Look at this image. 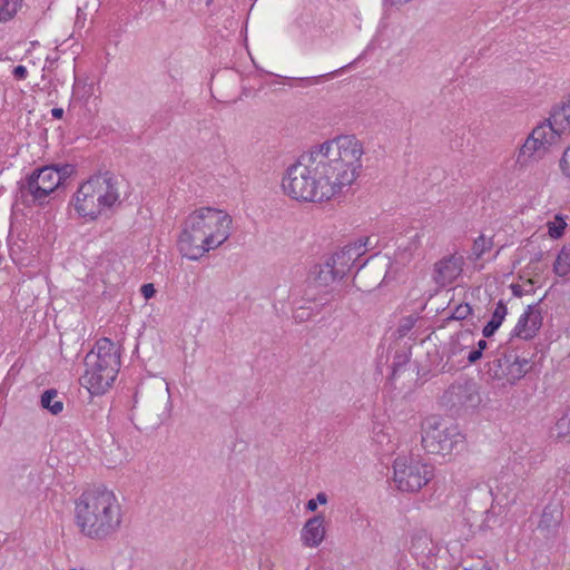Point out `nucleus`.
<instances>
[{
    "instance_id": "8fccbe9b",
    "label": "nucleus",
    "mask_w": 570,
    "mask_h": 570,
    "mask_svg": "<svg viewBox=\"0 0 570 570\" xmlns=\"http://www.w3.org/2000/svg\"><path fill=\"white\" fill-rule=\"evenodd\" d=\"M70 570H77V569H70Z\"/></svg>"
},
{
    "instance_id": "4c0bfd02",
    "label": "nucleus",
    "mask_w": 570,
    "mask_h": 570,
    "mask_svg": "<svg viewBox=\"0 0 570 570\" xmlns=\"http://www.w3.org/2000/svg\"><path fill=\"white\" fill-rule=\"evenodd\" d=\"M483 354H481L480 350H472L469 355H468V362L470 364H474L476 363L481 357H482Z\"/></svg>"
},
{
    "instance_id": "473e14b6",
    "label": "nucleus",
    "mask_w": 570,
    "mask_h": 570,
    "mask_svg": "<svg viewBox=\"0 0 570 570\" xmlns=\"http://www.w3.org/2000/svg\"><path fill=\"white\" fill-rule=\"evenodd\" d=\"M416 321H417V317L413 316V315L403 317L400 321V325H399V328H397L399 335L401 337L405 336L414 327Z\"/></svg>"
},
{
    "instance_id": "a878e982",
    "label": "nucleus",
    "mask_w": 570,
    "mask_h": 570,
    "mask_svg": "<svg viewBox=\"0 0 570 570\" xmlns=\"http://www.w3.org/2000/svg\"><path fill=\"white\" fill-rule=\"evenodd\" d=\"M22 0H0V22L11 20L21 6Z\"/></svg>"
},
{
    "instance_id": "de8ad7c7",
    "label": "nucleus",
    "mask_w": 570,
    "mask_h": 570,
    "mask_svg": "<svg viewBox=\"0 0 570 570\" xmlns=\"http://www.w3.org/2000/svg\"><path fill=\"white\" fill-rule=\"evenodd\" d=\"M363 521L365 522L366 527H370L371 522H370V520L367 518H363Z\"/></svg>"
},
{
    "instance_id": "7c9ffc66",
    "label": "nucleus",
    "mask_w": 570,
    "mask_h": 570,
    "mask_svg": "<svg viewBox=\"0 0 570 570\" xmlns=\"http://www.w3.org/2000/svg\"><path fill=\"white\" fill-rule=\"evenodd\" d=\"M493 246L492 239H487L484 235H480L473 243L472 252L476 258H480L484 253L490 250Z\"/></svg>"
},
{
    "instance_id": "c9c22d12",
    "label": "nucleus",
    "mask_w": 570,
    "mask_h": 570,
    "mask_svg": "<svg viewBox=\"0 0 570 570\" xmlns=\"http://www.w3.org/2000/svg\"><path fill=\"white\" fill-rule=\"evenodd\" d=\"M140 292L146 299L154 297L156 294L155 286L151 283L144 284L140 288Z\"/></svg>"
},
{
    "instance_id": "6e6552de",
    "label": "nucleus",
    "mask_w": 570,
    "mask_h": 570,
    "mask_svg": "<svg viewBox=\"0 0 570 570\" xmlns=\"http://www.w3.org/2000/svg\"><path fill=\"white\" fill-rule=\"evenodd\" d=\"M60 185L56 166H45L33 170L19 187L18 198L27 206L45 205L47 197Z\"/></svg>"
},
{
    "instance_id": "ddd939ff",
    "label": "nucleus",
    "mask_w": 570,
    "mask_h": 570,
    "mask_svg": "<svg viewBox=\"0 0 570 570\" xmlns=\"http://www.w3.org/2000/svg\"><path fill=\"white\" fill-rule=\"evenodd\" d=\"M463 258L456 255L443 257L434 264L433 279L442 287L454 282L462 272Z\"/></svg>"
},
{
    "instance_id": "f257e3e1",
    "label": "nucleus",
    "mask_w": 570,
    "mask_h": 570,
    "mask_svg": "<svg viewBox=\"0 0 570 570\" xmlns=\"http://www.w3.org/2000/svg\"><path fill=\"white\" fill-rule=\"evenodd\" d=\"M363 154L362 142L353 135L324 141L287 167L283 190L299 202L328 200L356 179Z\"/></svg>"
},
{
    "instance_id": "ea45409f",
    "label": "nucleus",
    "mask_w": 570,
    "mask_h": 570,
    "mask_svg": "<svg viewBox=\"0 0 570 570\" xmlns=\"http://www.w3.org/2000/svg\"><path fill=\"white\" fill-rule=\"evenodd\" d=\"M306 509H307L308 511H315V510L317 509V502H316V500H315V499H311V500H308V501H307V503H306Z\"/></svg>"
},
{
    "instance_id": "f704fd0d",
    "label": "nucleus",
    "mask_w": 570,
    "mask_h": 570,
    "mask_svg": "<svg viewBox=\"0 0 570 570\" xmlns=\"http://www.w3.org/2000/svg\"><path fill=\"white\" fill-rule=\"evenodd\" d=\"M57 167V171L60 176V185L66 180L72 173H73V166L72 165H55Z\"/></svg>"
},
{
    "instance_id": "9d476101",
    "label": "nucleus",
    "mask_w": 570,
    "mask_h": 570,
    "mask_svg": "<svg viewBox=\"0 0 570 570\" xmlns=\"http://www.w3.org/2000/svg\"><path fill=\"white\" fill-rule=\"evenodd\" d=\"M394 482L399 490L419 491L433 478V468L429 464L397 458L393 464Z\"/></svg>"
},
{
    "instance_id": "49530a36",
    "label": "nucleus",
    "mask_w": 570,
    "mask_h": 570,
    "mask_svg": "<svg viewBox=\"0 0 570 570\" xmlns=\"http://www.w3.org/2000/svg\"><path fill=\"white\" fill-rule=\"evenodd\" d=\"M563 100L569 104V107H570V95H568L567 97L563 98Z\"/></svg>"
},
{
    "instance_id": "dca6fc26",
    "label": "nucleus",
    "mask_w": 570,
    "mask_h": 570,
    "mask_svg": "<svg viewBox=\"0 0 570 570\" xmlns=\"http://www.w3.org/2000/svg\"><path fill=\"white\" fill-rule=\"evenodd\" d=\"M325 517L316 514L309 518L301 531V540L304 546L316 548L325 538Z\"/></svg>"
},
{
    "instance_id": "c756f323",
    "label": "nucleus",
    "mask_w": 570,
    "mask_h": 570,
    "mask_svg": "<svg viewBox=\"0 0 570 570\" xmlns=\"http://www.w3.org/2000/svg\"><path fill=\"white\" fill-rule=\"evenodd\" d=\"M543 298H541L538 303L528 305L527 309H531V318H529V322L531 324L530 333L537 335L540 327L542 326V314L539 308L540 303Z\"/></svg>"
},
{
    "instance_id": "aec40b11",
    "label": "nucleus",
    "mask_w": 570,
    "mask_h": 570,
    "mask_svg": "<svg viewBox=\"0 0 570 570\" xmlns=\"http://www.w3.org/2000/svg\"><path fill=\"white\" fill-rule=\"evenodd\" d=\"M507 314H508V307H507L505 303L502 299H500L497 303L494 311L492 312L490 321L484 325V327L482 330L483 337L489 338V337L493 336L494 333L501 326Z\"/></svg>"
},
{
    "instance_id": "a211bd4d",
    "label": "nucleus",
    "mask_w": 570,
    "mask_h": 570,
    "mask_svg": "<svg viewBox=\"0 0 570 570\" xmlns=\"http://www.w3.org/2000/svg\"><path fill=\"white\" fill-rule=\"evenodd\" d=\"M505 365V379L509 383H514L522 379L529 371V360L519 357L514 353H508L507 360L503 362Z\"/></svg>"
},
{
    "instance_id": "58836bf2",
    "label": "nucleus",
    "mask_w": 570,
    "mask_h": 570,
    "mask_svg": "<svg viewBox=\"0 0 570 570\" xmlns=\"http://www.w3.org/2000/svg\"><path fill=\"white\" fill-rule=\"evenodd\" d=\"M512 294L515 297H522L524 295V291L521 285L519 284H512L511 286Z\"/></svg>"
},
{
    "instance_id": "a19ab883",
    "label": "nucleus",
    "mask_w": 570,
    "mask_h": 570,
    "mask_svg": "<svg viewBox=\"0 0 570 570\" xmlns=\"http://www.w3.org/2000/svg\"><path fill=\"white\" fill-rule=\"evenodd\" d=\"M52 117L60 119L63 116V109L62 108H53L51 109Z\"/></svg>"
},
{
    "instance_id": "39448f33",
    "label": "nucleus",
    "mask_w": 570,
    "mask_h": 570,
    "mask_svg": "<svg viewBox=\"0 0 570 570\" xmlns=\"http://www.w3.org/2000/svg\"><path fill=\"white\" fill-rule=\"evenodd\" d=\"M120 195L117 180L106 171L91 176L75 193L71 205L77 214L88 220H96L105 209L119 204Z\"/></svg>"
},
{
    "instance_id": "e433bc0d",
    "label": "nucleus",
    "mask_w": 570,
    "mask_h": 570,
    "mask_svg": "<svg viewBox=\"0 0 570 570\" xmlns=\"http://www.w3.org/2000/svg\"><path fill=\"white\" fill-rule=\"evenodd\" d=\"M12 73L16 79L22 80L27 77L28 71L24 66L19 65L14 67Z\"/></svg>"
},
{
    "instance_id": "37998d69",
    "label": "nucleus",
    "mask_w": 570,
    "mask_h": 570,
    "mask_svg": "<svg viewBox=\"0 0 570 570\" xmlns=\"http://www.w3.org/2000/svg\"><path fill=\"white\" fill-rule=\"evenodd\" d=\"M488 343L484 340H480L478 342V347L475 350H480L481 354H483V351L487 348Z\"/></svg>"
},
{
    "instance_id": "2f4dec72",
    "label": "nucleus",
    "mask_w": 570,
    "mask_h": 570,
    "mask_svg": "<svg viewBox=\"0 0 570 570\" xmlns=\"http://www.w3.org/2000/svg\"><path fill=\"white\" fill-rule=\"evenodd\" d=\"M473 312L470 304L464 303L458 305L452 314L445 321H463Z\"/></svg>"
},
{
    "instance_id": "09e8293b",
    "label": "nucleus",
    "mask_w": 570,
    "mask_h": 570,
    "mask_svg": "<svg viewBox=\"0 0 570 570\" xmlns=\"http://www.w3.org/2000/svg\"><path fill=\"white\" fill-rule=\"evenodd\" d=\"M541 258H542V253H539V254L535 256V261H537V262H539Z\"/></svg>"
},
{
    "instance_id": "393cba45",
    "label": "nucleus",
    "mask_w": 570,
    "mask_h": 570,
    "mask_svg": "<svg viewBox=\"0 0 570 570\" xmlns=\"http://www.w3.org/2000/svg\"><path fill=\"white\" fill-rule=\"evenodd\" d=\"M531 318V309H525L524 313L520 316L513 332L512 337H520L523 340H532L535 335L530 333L531 324L529 322Z\"/></svg>"
},
{
    "instance_id": "1a4fd4ad",
    "label": "nucleus",
    "mask_w": 570,
    "mask_h": 570,
    "mask_svg": "<svg viewBox=\"0 0 570 570\" xmlns=\"http://www.w3.org/2000/svg\"><path fill=\"white\" fill-rule=\"evenodd\" d=\"M480 403L478 384L469 377L455 380L440 397L441 406L452 416L460 415L468 409H475Z\"/></svg>"
},
{
    "instance_id": "412c9836",
    "label": "nucleus",
    "mask_w": 570,
    "mask_h": 570,
    "mask_svg": "<svg viewBox=\"0 0 570 570\" xmlns=\"http://www.w3.org/2000/svg\"><path fill=\"white\" fill-rule=\"evenodd\" d=\"M551 435L570 442V409L566 410L551 429Z\"/></svg>"
},
{
    "instance_id": "7ed1b4c3",
    "label": "nucleus",
    "mask_w": 570,
    "mask_h": 570,
    "mask_svg": "<svg viewBox=\"0 0 570 570\" xmlns=\"http://www.w3.org/2000/svg\"><path fill=\"white\" fill-rule=\"evenodd\" d=\"M230 223L229 215L222 210L212 207L195 210L186 218L180 233V253L193 261L200 258L228 238Z\"/></svg>"
},
{
    "instance_id": "b1692460",
    "label": "nucleus",
    "mask_w": 570,
    "mask_h": 570,
    "mask_svg": "<svg viewBox=\"0 0 570 570\" xmlns=\"http://www.w3.org/2000/svg\"><path fill=\"white\" fill-rule=\"evenodd\" d=\"M553 272L561 277L570 273V245H564L559 252L553 264Z\"/></svg>"
},
{
    "instance_id": "a18cd8bd",
    "label": "nucleus",
    "mask_w": 570,
    "mask_h": 570,
    "mask_svg": "<svg viewBox=\"0 0 570 570\" xmlns=\"http://www.w3.org/2000/svg\"><path fill=\"white\" fill-rule=\"evenodd\" d=\"M419 234H415V236L413 237L412 245H414L415 247L417 246L416 244L419 243Z\"/></svg>"
},
{
    "instance_id": "0eeeda50",
    "label": "nucleus",
    "mask_w": 570,
    "mask_h": 570,
    "mask_svg": "<svg viewBox=\"0 0 570 570\" xmlns=\"http://www.w3.org/2000/svg\"><path fill=\"white\" fill-rule=\"evenodd\" d=\"M422 446L431 454L448 455L464 446V435L458 425H448L439 416H429L422 422Z\"/></svg>"
},
{
    "instance_id": "6ab92c4d",
    "label": "nucleus",
    "mask_w": 570,
    "mask_h": 570,
    "mask_svg": "<svg viewBox=\"0 0 570 570\" xmlns=\"http://www.w3.org/2000/svg\"><path fill=\"white\" fill-rule=\"evenodd\" d=\"M314 281L320 286H328L331 283L342 279L341 275L336 273L335 264L327 259L324 264L316 265L312 272Z\"/></svg>"
},
{
    "instance_id": "cd10ccee",
    "label": "nucleus",
    "mask_w": 570,
    "mask_h": 570,
    "mask_svg": "<svg viewBox=\"0 0 570 570\" xmlns=\"http://www.w3.org/2000/svg\"><path fill=\"white\" fill-rule=\"evenodd\" d=\"M508 353H503L501 356L495 357L493 361L489 362L488 373L493 379H503L505 377V365L503 362L507 360Z\"/></svg>"
},
{
    "instance_id": "79ce46f5",
    "label": "nucleus",
    "mask_w": 570,
    "mask_h": 570,
    "mask_svg": "<svg viewBox=\"0 0 570 570\" xmlns=\"http://www.w3.org/2000/svg\"><path fill=\"white\" fill-rule=\"evenodd\" d=\"M315 500H316L317 503L325 504L327 502V495L324 492H320L316 495Z\"/></svg>"
},
{
    "instance_id": "4468645a",
    "label": "nucleus",
    "mask_w": 570,
    "mask_h": 570,
    "mask_svg": "<svg viewBox=\"0 0 570 570\" xmlns=\"http://www.w3.org/2000/svg\"><path fill=\"white\" fill-rule=\"evenodd\" d=\"M169 394L168 389L166 393H160L156 401L151 404L148 417L146 420L142 419L144 413L137 412L136 415L141 425H138L139 430H148L155 429L159 426L163 421L168 416V404H169Z\"/></svg>"
},
{
    "instance_id": "bb28decb",
    "label": "nucleus",
    "mask_w": 570,
    "mask_h": 570,
    "mask_svg": "<svg viewBox=\"0 0 570 570\" xmlns=\"http://www.w3.org/2000/svg\"><path fill=\"white\" fill-rule=\"evenodd\" d=\"M328 299H325V302H321V303H316L315 299H313V304L314 306H299L295 309L294 312V318L296 322H306L308 321L312 315L314 314V311H320V308L322 306H324L325 304H327Z\"/></svg>"
},
{
    "instance_id": "5701e85b",
    "label": "nucleus",
    "mask_w": 570,
    "mask_h": 570,
    "mask_svg": "<svg viewBox=\"0 0 570 570\" xmlns=\"http://www.w3.org/2000/svg\"><path fill=\"white\" fill-rule=\"evenodd\" d=\"M41 406L52 414H59L63 409V403L58 400V392L53 389L47 390L41 395Z\"/></svg>"
},
{
    "instance_id": "f3484780",
    "label": "nucleus",
    "mask_w": 570,
    "mask_h": 570,
    "mask_svg": "<svg viewBox=\"0 0 570 570\" xmlns=\"http://www.w3.org/2000/svg\"><path fill=\"white\" fill-rule=\"evenodd\" d=\"M563 519V509L559 503H549L544 507L538 529L546 538L553 537Z\"/></svg>"
},
{
    "instance_id": "c85d7f7f",
    "label": "nucleus",
    "mask_w": 570,
    "mask_h": 570,
    "mask_svg": "<svg viewBox=\"0 0 570 570\" xmlns=\"http://www.w3.org/2000/svg\"><path fill=\"white\" fill-rule=\"evenodd\" d=\"M566 227L564 217L561 214H557L554 220L548 223V234L551 238L559 239L563 236Z\"/></svg>"
},
{
    "instance_id": "2eb2a0df",
    "label": "nucleus",
    "mask_w": 570,
    "mask_h": 570,
    "mask_svg": "<svg viewBox=\"0 0 570 570\" xmlns=\"http://www.w3.org/2000/svg\"><path fill=\"white\" fill-rule=\"evenodd\" d=\"M383 269L370 264L368 261L361 263L353 277V285L362 292H372L380 286Z\"/></svg>"
},
{
    "instance_id": "72a5a7b5",
    "label": "nucleus",
    "mask_w": 570,
    "mask_h": 570,
    "mask_svg": "<svg viewBox=\"0 0 570 570\" xmlns=\"http://www.w3.org/2000/svg\"><path fill=\"white\" fill-rule=\"evenodd\" d=\"M560 169L563 175L570 177V146H568L562 154L560 159Z\"/></svg>"
},
{
    "instance_id": "20e7f679",
    "label": "nucleus",
    "mask_w": 570,
    "mask_h": 570,
    "mask_svg": "<svg viewBox=\"0 0 570 570\" xmlns=\"http://www.w3.org/2000/svg\"><path fill=\"white\" fill-rule=\"evenodd\" d=\"M85 373L80 384L90 394H104L114 383L120 367V352L116 343L108 337L99 338L95 348L85 357Z\"/></svg>"
},
{
    "instance_id": "f03ea898",
    "label": "nucleus",
    "mask_w": 570,
    "mask_h": 570,
    "mask_svg": "<svg viewBox=\"0 0 570 570\" xmlns=\"http://www.w3.org/2000/svg\"><path fill=\"white\" fill-rule=\"evenodd\" d=\"M121 521V507L115 493L106 487L87 489L76 501L75 522L87 538L107 539L117 532Z\"/></svg>"
},
{
    "instance_id": "c03bdc74",
    "label": "nucleus",
    "mask_w": 570,
    "mask_h": 570,
    "mask_svg": "<svg viewBox=\"0 0 570 570\" xmlns=\"http://www.w3.org/2000/svg\"><path fill=\"white\" fill-rule=\"evenodd\" d=\"M461 570H491L490 567L485 566V564H482L481 568L479 569H474V568H463Z\"/></svg>"
},
{
    "instance_id": "4be33fe9",
    "label": "nucleus",
    "mask_w": 570,
    "mask_h": 570,
    "mask_svg": "<svg viewBox=\"0 0 570 570\" xmlns=\"http://www.w3.org/2000/svg\"><path fill=\"white\" fill-rule=\"evenodd\" d=\"M412 345L404 344L399 347L393 356L392 375L395 376L411 360Z\"/></svg>"
},
{
    "instance_id": "423d86ee",
    "label": "nucleus",
    "mask_w": 570,
    "mask_h": 570,
    "mask_svg": "<svg viewBox=\"0 0 570 570\" xmlns=\"http://www.w3.org/2000/svg\"><path fill=\"white\" fill-rule=\"evenodd\" d=\"M567 129H570V107L562 100L552 108L550 117L531 131L520 148L517 163L527 166L531 159L542 158L556 137Z\"/></svg>"
},
{
    "instance_id": "9b49d317",
    "label": "nucleus",
    "mask_w": 570,
    "mask_h": 570,
    "mask_svg": "<svg viewBox=\"0 0 570 570\" xmlns=\"http://www.w3.org/2000/svg\"><path fill=\"white\" fill-rule=\"evenodd\" d=\"M465 503L469 505V510L472 511V515L465 518L472 533L475 532L474 527L480 531L492 528L491 521L495 522V515L489 508L492 503V492L489 488L485 487L470 492Z\"/></svg>"
},
{
    "instance_id": "f8f14e48",
    "label": "nucleus",
    "mask_w": 570,
    "mask_h": 570,
    "mask_svg": "<svg viewBox=\"0 0 570 570\" xmlns=\"http://www.w3.org/2000/svg\"><path fill=\"white\" fill-rule=\"evenodd\" d=\"M370 243V238L365 242L360 239L353 245L344 246L340 252H336L330 259L335 264L336 273L343 278L353 266L358 262L360 256L363 254L362 248L366 247Z\"/></svg>"
}]
</instances>
